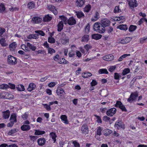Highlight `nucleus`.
<instances>
[{"label": "nucleus", "mask_w": 147, "mask_h": 147, "mask_svg": "<svg viewBox=\"0 0 147 147\" xmlns=\"http://www.w3.org/2000/svg\"><path fill=\"white\" fill-rule=\"evenodd\" d=\"M6 41L4 38H2L0 42V43L1 46L3 47L6 46L8 45V44H7L6 42Z\"/></svg>", "instance_id": "47"}, {"label": "nucleus", "mask_w": 147, "mask_h": 147, "mask_svg": "<svg viewBox=\"0 0 147 147\" xmlns=\"http://www.w3.org/2000/svg\"><path fill=\"white\" fill-rule=\"evenodd\" d=\"M8 85L5 84H2L0 85V89L1 90H5L8 88Z\"/></svg>", "instance_id": "42"}, {"label": "nucleus", "mask_w": 147, "mask_h": 147, "mask_svg": "<svg viewBox=\"0 0 147 147\" xmlns=\"http://www.w3.org/2000/svg\"><path fill=\"white\" fill-rule=\"evenodd\" d=\"M28 116V113L27 112H25V113L22 116V117L24 120H26L27 119Z\"/></svg>", "instance_id": "58"}, {"label": "nucleus", "mask_w": 147, "mask_h": 147, "mask_svg": "<svg viewBox=\"0 0 147 147\" xmlns=\"http://www.w3.org/2000/svg\"><path fill=\"white\" fill-rule=\"evenodd\" d=\"M136 28L137 26H136L131 25L130 26L129 28V30L130 32H133L136 29Z\"/></svg>", "instance_id": "48"}, {"label": "nucleus", "mask_w": 147, "mask_h": 147, "mask_svg": "<svg viewBox=\"0 0 147 147\" xmlns=\"http://www.w3.org/2000/svg\"><path fill=\"white\" fill-rule=\"evenodd\" d=\"M85 3V0H76V4L77 7H82Z\"/></svg>", "instance_id": "16"}, {"label": "nucleus", "mask_w": 147, "mask_h": 147, "mask_svg": "<svg viewBox=\"0 0 147 147\" xmlns=\"http://www.w3.org/2000/svg\"><path fill=\"white\" fill-rule=\"evenodd\" d=\"M35 6V4L33 1L29 2L28 5V8L29 9H32Z\"/></svg>", "instance_id": "41"}, {"label": "nucleus", "mask_w": 147, "mask_h": 147, "mask_svg": "<svg viewBox=\"0 0 147 147\" xmlns=\"http://www.w3.org/2000/svg\"><path fill=\"white\" fill-rule=\"evenodd\" d=\"M100 18L99 13L97 11H96L92 17L91 20L92 22H95L98 20Z\"/></svg>", "instance_id": "15"}, {"label": "nucleus", "mask_w": 147, "mask_h": 147, "mask_svg": "<svg viewBox=\"0 0 147 147\" xmlns=\"http://www.w3.org/2000/svg\"><path fill=\"white\" fill-rule=\"evenodd\" d=\"M90 26L89 24H88L86 26L85 28V31L86 33H88L89 31Z\"/></svg>", "instance_id": "59"}, {"label": "nucleus", "mask_w": 147, "mask_h": 147, "mask_svg": "<svg viewBox=\"0 0 147 147\" xmlns=\"http://www.w3.org/2000/svg\"><path fill=\"white\" fill-rule=\"evenodd\" d=\"M60 60L59 63V64H65L68 63V62L64 58H61Z\"/></svg>", "instance_id": "46"}, {"label": "nucleus", "mask_w": 147, "mask_h": 147, "mask_svg": "<svg viewBox=\"0 0 147 147\" xmlns=\"http://www.w3.org/2000/svg\"><path fill=\"white\" fill-rule=\"evenodd\" d=\"M50 136L54 141V142L55 143L56 141V138L57 137L55 134L54 132H52L50 133Z\"/></svg>", "instance_id": "39"}, {"label": "nucleus", "mask_w": 147, "mask_h": 147, "mask_svg": "<svg viewBox=\"0 0 147 147\" xmlns=\"http://www.w3.org/2000/svg\"><path fill=\"white\" fill-rule=\"evenodd\" d=\"M114 126L115 127H117V128H118L119 127H120L122 128L123 129H125V127L124 125L122 124L121 122H116L114 125Z\"/></svg>", "instance_id": "26"}, {"label": "nucleus", "mask_w": 147, "mask_h": 147, "mask_svg": "<svg viewBox=\"0 0 147 147\" xmlns=\"http://www.w3.org/2000/svg\"><path fill=\"white\" fill-rule=\"evenodd\" d=\"M114 58V56L112 55H106L102 57L103 60L107 61H111L113 60Z\"/></svg>", "instance_id": "14"}, {"label": "nucleus", "mask_w": 147, "mask_h": 147, "mask_svg": "<svg viewBox=\"0 0 147 147\" xmlns=\"http://www.w3.org/2000/svg\"><path fill=\"white\" fill-rule=\"evenodd\" d=\"M17 90L20 91H24L25 90L24 86L22 85H19L16 87Z\"/></svg>", "instance_id": "34"}, {"label": "nucleus", "mask_w": 147, "mask_h": 147, "mask_svg": "<svg viewBox=\"0 0 147 147\" xmlns=\"http://www.w3.org/2000/svg\"><path fill=\"white\" fill-rule=\"evenodd\" d=\"M34 134L37 135H40L44 134L45 132L44 131H40L39 129L35 130Z\"/></svg>", "instance_id": "33"}, {"label": "nucleus", "mask_w": 147, "mask_h": 147, "mask_svg": "<svg viewBox=\"0 0 147 147\" xmlns=\"http://www.w3.org/2000/svg\"><path fill=\"white\" fill-rule=\"evenodd\" d=\"M82 133L84 134H87L88 132V126L86 124H84L81 128Z\"/></svg>", "instance_id": "10"}, {"label": "nucleus", "mask_w": 147, "mask_h": 147, "mask_svg": "<svg viewBox=\"0 0 147 147\" xmlns=\"http://www.w3.org/2000/svg\"><path fill=\"white\" fill-rule=\"evenodd\" d=\"M57 31L58 32H61L63 29V23L62 21H60L57 26Z\"/></svg>", "instance_id": "22"}, {"label": "nucleus", "mask_w": 147, "mask_h": 147, "mask_svg": "<svg viewBox=\"0 0 147 147\" xmlns=\"http://www.w3.org/2000/svg\"><path fill=\"white\" fill-rule=\"evenodd\" d=\"M115 107H119L122 111H126L127 110L124 105H123L121 102L120 101H117L115 105Z\"/></svg>", "instance_id": "7"}, {"label": "nucleus", "mask_w": 147, "mask_h": 147, "mask_svg": "<svg viewBox=\"0 0 147 147\" xmlns=\"http://www.w3.org/2000/svg\"><path fill=\"white\" fill-rule=\"evenodd\" d=\"M94 31L100 34L104 33L105 31V28L101 23L97 22L95 23L93 26Z\"/></svg>", "instance_id": "1"}, {"label": "nucleus", "mask_w": 147, "mask_h": 147, "mask_svg": "<svg viewBox=\"0 0 147 147\" xmlns=\"http://www.w3.org/2000/svg\"><path fill=\"white\" fill-rule=\"evenodd\" d=\"M44 107L45 108V109L48 111H50L51 110V108L50 107V106L47 104H43Z\"/></svg>", "instance_id": "64"}, {"label": "nucleus", "mask_w": 147, "mask_h": 147, "mask_svg": "<svg viewBox=\"0 0 147 147\" xmlns=\"http://www.w3.org/2000/svg\"><path fill=\"white\" fill-rule=\"evenodd\" d=\"M21 129L23 131H28L30 129V125L23 124L21 127Z\"/></svg>", "instance_id": "24"}, {"label": "nucleus", "mask_w": 147, "mask_h": 147, "mask_svg": "<svg viewBox=\"0 0 147 147\" xmlns=\"http://www.w3.org/2000/svg\"><path fill=\"white\" fill-rule=\"evenodd\" d=\"M48 40L49 42L51 43H54L55 42V39L52 37L49 38Z\"/></svg>", "instance_id": "62"}, {"label": "nucleus", "mask_w": 147, "mask_h": 147, "mask_svg": "<svg viewBox=\"0 0 147 147\" xmlns=\"http://www.w3.org/2000/svg\"><path fill=\"white\" fill-rule=\"evenodd\" d=\"M53 59L54 61L59 63V61L61 60V58L60 57L59 55L57 54L54 56Z\"/></svg>", "instance_id": "43"}, {"label": "nucleus", "mask_w": 147, "mask_h": 147, "mask_svg": "<svg viewBox=\"0 0 147 147\" xmlns=\"http://www.w3.org/2000/svg\"><path fill=\"white\" fill-rule=\"evenodd\" d=\"M46 140L44 138H39L37 140L38 144L40 146H44Z\"/></svg>", "instance_id": "11"}, {"label": "nucleus", "mask_w": 147, "mask_h": 147, "mask_svg": "<svg viewBox=\"0 0 147 147\" xmlns=\"http://www.w3.org/2000/svg\"><path fill=\"white\" fill-rule=\"evenodd\" d=\"M112 131L111 130L107 129L104 130V134L105 135L107 136L111 134Z\"/></svg>", "instance_id": "38"}, {"label": "nucleus", "mask_w": 147, "mask_h": 147, "mask_svg": "<svg viewBox=\"0 0 147 147\" xmlns=\"http://www.w3.org/2000/svg\"><path fill=\"white\" fill-rule=\"evenodd\" d=\"M5 96L6 98L8 99H12L13 98V96L10 94L7 93L6 94Z\"/></svg>", "instance_id": "50"}, {"label": "nucleus", "mask_w": 147, "mask_h": 147, "mask_svg": "<svg viewBox=\"0 0 147 147\" xmlns=\"http://www.w3.org/2000/svg\"><path fill=\"white\" fill-rule=\"evenodd\" d=\"M21 48L25 51H30V50L34 51L36 50V47L29 42H28L27 45L23 44L21 46Z\"/></svg>", "instance_id": "2"}, {"label": "nucleus", "mask_w": 147, "mask_h": 147, "mask_svg": "<svg viewBox=\"0 0 147 147\" xmlns=\"http://www.w3.org/2000/svg\"><path fill=\"white\" fill-rule=\"evenodd\" d=\"M52 16L48 14L45 15L43 18V21L45 22H49L52 19Z\"/></svg>", "instance_id": "27"}, {"label": "nucleus", "mask_w": 147, "mask_h": 147, "mask_svg": "<svg viewBox=\"0 0 147 147\" xmlns=\"http://www.w3.org/2000/svg\"><path fill=\"white\" fill-rule=\"evenodd\" d=\"M130 72V70L129 68H126L124 69L123 71L122 75L123 76H124L126 74L129 73Z\"/></svg>", "instance_id": "53"}, {"label": "nucleus", "mask_w": 147, "mask_h": 147, "mask_svg": "<svg viewBox=\"0 0 147 147\" xmlns=\"http://www.w3.org/2000/svg\"><path fill=\"white\" fill-rule=\"evenodd\" d=\"M132 39V38L130 37H127L123 39H120L119 41L120 43L122 44H126L129 42Z\"/></svg>", "instance_id": "9"}, {"label": "nucleus", "mask_w": 147, "mask_h": 147, "mask_svg": "<svg viewBox=\"0 0 147 147\" xmlns=\"http://www.w3.org/2000/svg\"><path fill=\"white\" fill-rule=\"evenodd\" d=\"M10 111L8 110L3 112V118L5 119L8 118L10 115Z\"/></svg>", "instance_id": "29"}, {"label": "nucleus", "mask_w": 147, "mask_h": 147, "mask_svg": "<svg viewBox=\"0 0 147 147\" xmlns=\"http://www.w3.org/2000/svg\"><path fill=\"white\" fill-rule=\"evenodd\" d=\"M138 95V92H132L129 97L127 99V101L130 102L132 103L133 101H136Z\"/></svg>", "instance_id": "4"}, {"label": "nucleus", "mask_w": 147, "mask_h": 147, "mask_svg": "<svg viewBox=\"0 0 147 147\" xmlns=\"http://www.w3.org/2000/svg\"><path fill=\"white\" fill-rule=\"evenodd\" d=\"M42 20V19L37 17L33 18L32 19V22L34 24H38L41 22Z\"/></svg>", "instance_id": "13"}, {"label": "nucleus", "mask_w": 147, "mask_h": 147, "mask_svg": "<svg viewBox=\"0 0 147 147\" xmlns=\"http://www.w3.org/2000/svg\"><path fill=\"white\" fill-rule=\"evenodd\" d=\"M101 35L99 34H94L92 35V37L93 39L96 40H98L102 37Z\"/></svg>", "instance_id": "30"}, {"label": "nucleus", "mask_w": 147, "mask_h": 147, "mask_svg": "<svg viewBox=\"0 0 147 147\" xmlns=\"http://www.w3.org/2000/svg\"><path fill=\"white\" fill-rule=\"evenodd\" d=\"M77 17L79 18H84V14L81 11H76L75 12Z\"/></svg>", "instance_id": "23"}, {"label": "nucleus", "mask_w": 147, "mask_h": 147, "mask_svg": "<svg viewBox=\"0 0 147 147\" xmlns=\"http://www.w3.org/2000/svg\"><path fill=\"white\" fill-rule=\"evenodd\" d=\"M7 61L8 64L10 65H15L17 63L16 58L10 55L8 56Z\"/></svg>", "instance_id": "3"}, {"label": "nucleus", "mask_w": 147, "mask_h": 147, "mask_svg": "<svg viewBox=\"0 0 147 147\" xmlns=\"http://www.w3.org/2000/svg\"><path fill=\"white\" fill-rule=\"evenodd\" d=\"M103 130V128L100 126L97 127L96 131V135H95V137L97 138V135L100 136L102 134V131Z\"/></svg>", "instance_id": "21"}, {"label": "nucleus", "mask_w": 147, "mask_h": 147, "mask_svg": "<svg viewBox=\"0 0 147 147\" xmlns=\"http://www.w3.org/2000/svg\"><path fill=\"white\" fill-rule=\"evenodd\" d=\"M75 147H80L79 144L76 141H74L72 142Z\"/></svg>", "instance_id": "63"}, {"label": "nucleus", "mask_w": 147, "mask_h": 147, "mask_svg": "<svg viewBox=\"0 0 147 147\" xmlns=\"http://www.w3.org/2000/svg\"><path fill=\"white\" fill-rule=\"evenodd\" d=\"M140 43L143 44L144 42H147V37H144L140 39Z\"/></svg>", "instance_id": "49"}, {"label": "nucleus", "mask_w": 147, "mask_h": 147, "mask_svg": "<svg viewBox=\"0 0 147 147\" xmlns=\"http://www.w3.org/2000/svg\"><path fill=\"white\" fill-rule=\"evenodd\" d=\"M56 93L60 98H65L64 94L65 93L63 88L58 87Z\"/></svg>", "instance_id": "5"}, {"label": "nucleus", "mask_w": 147, "mask_h": 147, "mask_svg": "<svg viewBox=\"0 0 147 147\" xmlns=\"http://www.w3.org/2000/svg\"><path fill=\"white\" fill-rule=\"evenodd\" d=\"M116 111L117 110L115 108H111L107 111L106 114L108 116L111 117L115 114Z\"/></svg>", "instance_id": "6"}, {"label": "nucleus", "mask_w": 147, "mask_h": 147, "mask_svg": "<svg viewBox=\"0 0 147 147\" xmlns=\"http://www.w3.org/2000/svg\"><path fill=\"white\" fill-rule=\"evenodd\" d=\"M110 23L109 20L107 19H103L101 22V24L104 27L109 26Z\"/></svg>", "instance_id": "17"}, {"label": "nucleus", "mask_w": 147, "mask_h": 147, "mask_svg": "<svg viewBox=\"0 0 147 147\" xmlns=\"http://www.w3.org/2000/svg\"><path fill=\"white\" fill-rule=\"evenodd\" d=\"M128 4L130 7L131 8H133L135 7H136L138 5L136 0H129Z\"/></svg>", "instance_id": "8"}, {"label": "nucleus", "mask_w": 147, "mask_h": 147, "mask_svg": "<svg viewBox=\"0 0 147 147\" xmlns=\"http://www.w3.org/2000/svg\"><path fill=\"white\" fill-rule=\"evenodd\" d=\"M116 65L110 66L109 69V70L110 72H112L116 69Z\"/></svg>", "instance_id": "56"}, {"label": "nucleus", "mask_w": 147, "mask_h": 147, "mask_svg": "<svg viewBox=\"0 0 147 147\" xmlns=\"http://www.w3.org/2000/svg\"><path fill=\"white\" fill-rule=\"evenodd\" d=\"M89 39V36L88 35H85L82 38V42H87Z\"/></svg>", "instance_id": "35"}, {"label": "nucleus", "mask_w": 147, "mask_h": 147, "mask_svg": "<svg viewBox=\"0 0 147 147\" xmlns=\"http://www.w3.org/2000/svg\"><path fill=\"white\" fill-rule=\"evenodd\" d=\"M16 115V113H13L10 116V121H13V123L16 122L17 121Z\"/></svg>", "instance_id": "25"}, {"label": "nucleus", "mask_w": 147, "mask_h": 147, "mask_svg": "<svg viewBox=\"0 0 147 147\" xmlns=\"http://www.w3.org/2000/svg\"><path fill=\"white\" fill-rule=\"evenodd\" d=\"M121 11V10L119 9V6H116L115 7L114 10V13H118Z\"/></svg>", "instance_id": "55"}, {"label": "nucleus", "mask_w": 147, "mask_h": 147, "mask_svg": "<svg viewBox=\"0 0 147 147\" xmlns=\"http://www.w3.org/2000/svg\"><path fill=\"white\" fill-rule=\"evenodd\" d=\"M17 129H11V130H10L7 133V134L9 135H11L12 134H14L16 133L17 131Z\"/></svg>", "instance_id": "44"}, {"label": "nucleus", "mask_w": 147, "mask_h": 147, "mask_svg": "<svg viewBox=\"0 0 147 147\" xmlns=\"http://www.w3.org/2000/svg\"><path fill=\"white\" fill-rule=\"evenodd\" d=\"M48 53L52 54L53 53H55V51L52 48H48Z\"/></svg>", "instance_id": "57"}, {"label": "nucleus", "mask_w": 147, "mask_h": 147, "mask_svg": "<svg viewBox=\"0 0 147 147\" xmlns=\"http://www.w3.org/2000/svg\"><path fill=\"white\" fill-rule=\"evenodd\" d=\"M5 8L4 5L2 3H0V12L4 13L5 12Z\"/></svg>", "instance_id": "45"}, {"label": "nucleus", "mask_w": 147, "mask_h": 147, "mask_svg": "<svg viewBox=\"0 0 147 147\" xmlns=\"http://www.w3.org/2000/svg\"><path fill=\"white\" fill-rule=\"evenodd\" d=\"M92 76V74L89 72H84L82 73V76L84 78H87L90 77Z\"/></svg>", "instance_id": "31"}, {"label": "nucleus", "mask_w": 147, "mask_h": 147, "mask_svg": "<svg viewBox=\"0 0 147 147\" xmlns=\"http://www.w3.org/2000/svg\"><path fill=\"white\" fill-rule=\"evenodd\" d=\"M60 40L61 43L62 44L65 45L68 44L69 42V39L67 38L63 39Z\"/></svg>", "instance_id": "37"}, {"label": "nucleus", "mask_w": 147, "mask_h": 147, "mask_svg": "<svg viewBox=\"0 0 147 147\" xmlns=\"http://www.w3.org/2000/svg\"><path fill=\"white\" fill-rule=\"evenodd\" d=\"M59 19H60L65 24H67L68 19L66 16H59Z\"/></svg>", "instance_id": "20"}, {"label": "nucleus", "mask_w": 147, "mask_h": 147, "mask_svg": "<svg viewBox=\"0 0 147 147\" xmlns=\"http://www.w3.org/2000/svg\"><path fill=\"white\" fill-rule=\"evenodd\" d=\"M76 21L73 17H71L68 19L67 24L70 25H72L76 23Z\"/></svg>", "instance_id": "18"}, {"label": "nucleus", "mask_w": 147, "mask_h": 147, "mask_svg": "<svg viewBox=\"0 0 147 147\" xmlns=\"http://www.w3.org/2000/svg\"><path fill=\"white\" fill-rule=\"evenodd\" d=\"M121 77V74L117 73H115L114 74V78L116 80H119V78Z\"/></svg>", "instance_id": "54"}, {"label": "nucleus", "mask_w": 147, "mask_h": 147, "mask_svg": "<svg viewBox=\"0 0 147 147\" xmlns=\"http://www.w3.org/2000/svg\"><path fill=\"white\" fill-rule=\"evenodd\" d=\"M98 73L100 74H108V72L107 70L105 69H100L98 71Z\"/></svg>", "instance_id": "36"}, {"label": "nucleus", "mask_w": 147, "mask_h": 147, "mask_svg": "<svg viewBox=\"0 0 147 147\" xmlns=\"http://www.w3.org/2000/svg\"><path fill=\"white\" fill-rule=\"evenodd\" d=\"M75 55V53L74 51H71L69 52L68 53V55L70 57H74Z\"/></svg>", "instance_id": "61"}, {"label": "nucleus", "mask_w": 147, "mask_h": 147, "mask_svg": "<svg viewBox=\"0 0 147 147\" xmlns=\"http://www.w3.org/2000/svg\"><path fill=\"white\" fill-rule=\"evenodd\" d=\"M8 88H10L12 89H14L15 88V85L14 84L9 83H8Z\"/></svg>", "instance_id": "60"}, {"label": "nucleus", "mask_w": 147, "mask_h": 147, "mask_svg": "<svg viewBox=\"0 0 147 147\" xmlns=\"http://www.w3.org/2000/svg\"><path fill=\"white\" fill-rule=\"evenodd\" d=\"M60 119L61 121L65 124H67L69 122L67 119V116L65 115H62L60 116Z\"/></svg>", "instance_id": "19"}, {"label": "nucleus", "mask_w": 147, "mask_h": 147, "mask_svg": "<svg viewBox=\"0 0 147 147\" xmlns=\"http://www.w3.org/2000/svg\"><path fill=\"white\" fill-rule=\"evenodd\" d=\"M91 7L90 5L88 4L86 5L84 9V11L85 12L88 13L90 10Z\"/></svg>", "instance_id": "32"}, {"label": "nucleus", "mask_w": 147, "mask_h": 147, "mask_svg": "<svg viewBox=\"0 0 147 147\" xmlns=\"http://www.w3.org/2000/svg\"><path fill=\"white\" fill-rule=\"evenodd\" d=\"M36 87V85L33 83H31L29 85L28 88V90L30 92L32 90L34 89Z\"/></svg>", "instance_id": "28"}, {"label": "nucleus", "mask_w": 147, "mask_h": 147, "mask_svg": "<svg viewBox=\"0 0 147 147\" xmlns=\"http://www.w3.org/2000/svg\"><path fill=\"white\" fill-rule=\"evenodd\" d=\"M118 28L121 30H127V27L125 25H120L118 26Z\"/></svg>", "instance_id": "40"}, {"label": "nucleus", "mask_w": 147, "mask_h": 147, "mask_svg": "<svg viewBox=\"0 0 147 147\" xmlns=\"http://www.w3.org/2000/svg\"><path fill=\"white\" fill-rule=\"evenodd\" d=\"M60 40L66 38L65 34L63 33H61L59 34Z\"/></svg>", "instance_id": "52"}, {"label": "nucleus", "mask_w": 147, "mask_h": 147, "mask_svg": "<svg viewBox=\"0 0 147 147\" xmlns=\"http://www.w3.org/2000/svg\"><path fill=\"white\" fill-rule=\"evenodd\" d=\"M48 7L49 9L55 15L57 14V11L54 5H49L48 6Z\"/></svg>", "instance_id": "12"}, {"label": "nucleus", "mask_w": 147, "mask_h": 147, "mask_svg": "<svg viewBox=\"0 0 147 147\" xmlns=\"http://www.w3.org/2000/svg\"><path fill=\"white\" fill-rule=\"evenodd\" d=\"M35 32L37 34V35H40L42 36H44L45 35L44 32L42 30H36L35 31Z\"/></svg>", "instance_id": "51"}]
</instances>
